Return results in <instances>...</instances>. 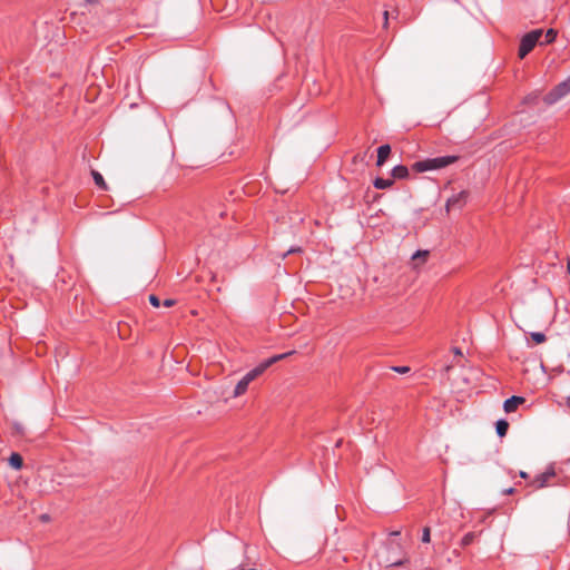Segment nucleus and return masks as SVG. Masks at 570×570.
<instances>
[{
    "mask_svg": "<svg viewBox=\"0 0 570 570\" xmlns=\"http://www.w3.org/2000/svg\"><path fill=\"white\" fill-rule=\"evenodd\" d=\"M459 160L458 156L451 155V156H440L435 158H428L423 160L415 161L412 165V169L415 173H424L429 170H438L441 168H445L455 161Z\"/></svg>",
    "mask_w": 570,
    "mask_h": 570,
    "instance_id": "obj_1",
    "label": "nucleus"
},
{
    "mask_svg": "<svg viewBox=\"0 0 570 570\" xmlns=\"http://www.w3.org/2000/svg\"><path fill=\"white\" fill-rule=\"evenodd\" d=\"M293 353H294V351H291V352H287V353L277 354V355L272 356L271 358L266 360L265 362L259 364L254 370L249 371L243 379L247 383H250L256 377H258L261 374H263L269 366H272L273 364H275L278 361H282V360L286 358L287 356L292 355Z\"/></svg>",
    "mask_w": 570,
    "mask_h": 570,
    "instance_id": "obj_2",
    "label": "nucleus"
},
{
    "mask_svg": "<svg viewBox=\"0 0 570 570\" xmlns=\"http://www.w3.org/2000/svg\"><path fill=\"white\" fill-rule=\"evenodd\" d=\"M293 353H294V351H291V352H287V353L277 354V355L272 356L271 358L266 360L265 362L259 364L254 370L249 371L243 379L247 383H250L256 377H258L261 374H263L269 366H272L273 364H275L278 361H282V360L286 358L287 356L292 355Z\"/></svg>",
    "mask_w": 570,
    "mask_h": 570,
    "instance_id": "obj_3",
    "label": "nucleus"
},
{
    "mask_svg": "<svg viewBox=\"0 0 570 570\" xmlns=\"http://www.w3.org/2000/svg\"><path fill=\"white\" fill-rule=\"evenodd\" d=\"M569 95H570V76L564 81L557 85L552 90H550L544 96L543 100L547 105H554Z\"/></svg>",
    "mask_w": 570,
    "mask_h": 570,
    "instance_id": "obj_4",
    "label": "nucleus"
},
{
    "mask_svg": "<svg viewBox=\"0 0 570 570\" xmlns=\"http://www.w3.org/2000/svg\"><path fill=\"white\" fill-rule=\"evenodd\" d=\"M542 38V30H533L524 35L521 39L519 47V57L523 59L533 48L540 42Z\"/></svg>",
    "mask_w": 570,
    "mask_h": 570,
    "instance_id": "obj_5",
    "label": "nucleus"
},
{
    "mask_svg": "<svg viewBox=\"0 0 570 570\" xmlns=\"http://www.w3.org/2000/svg\"><path fill=\"white\" fill-rule=\"evenodd\" d=\"M429 258H430V252L426 249H420V250H416L411 256L409 265L412 269L417 271L428 263Z\"/></svg>",
    "mask_w": 570,
    "mask_h": 570,
    "instance_id": "obj_6",
    "label": "nucleus"
},
{
    "mask_svg": "<svg viewBox=\"0 0 570 570\" xmlns=\"http://www.w3.org/2000/svg\"><path fill=\"white\" fill-rule=\"evenodd\" d=\"M525 402V399L522 397V396H512L508 400L504 401L503 403V410L507 412V413H512L514 412L519 405L523 404Z\"/></svg>",
    "mask_w": 570,
    "mask_h": 570,
    "instance_id": "obj_7",
    "label": "nucleus"
},
{
    "mask_svg": "<svg viewBox=\"0 0 570 570\" xmlns=\"http://www.w3.org/2000/svg\"><path fill=\"white\" fill-rule=\"evenodd\" d=\"M554 476V471L553 470H549V471H546L544 473L538 475L533 481H532V485H534L537 489H542L544 487L548 485V482L549 480Z\"/></svg>",
    "mask_w": 570,
    "mask_h": 570,
    "instance_id": "obj_8",
    "label": "nucleus"
},
{
    "mask_svg": "<svg viewBox=\"0 0 570 570\" xmlns=\"http://www.w3.org/2000/svg\"><path fill=\"white\" fill-rule=\"evenodd\" d=\"M391 154L390 145H382L377 149V166H382Z\"/></svg>",
    "mask_w": 570,
    "mask_h": 570,
    "instance_id": "obj_9",
    "label": "nucleus"
},
{
    "mask_svg": "<svg viewBox=\"0 0 570 570\" xmlns=\"http://www.w3.org/2000/svg\"><path fill=\"white\" fill-rule=\"evenodd\" d=\"M9 465L14 470H20L23 465L22 456L19 453L13 452L9 458Z\"/></svg>",
    "mask_w": 570,
    "mask_h": 570,
    "instance_id": "obj_10",
    "label": "nucleus"
},
{
    "mask_svg": "<svg viewBox=\"0 0 570 570\" xmlns=\"http://www.w3.org/2000/svg\"><path fill=\"white\" fill-rule=\"evenodd\" d=\"M407 176H409L407 167L399 165L393 168L391 178H406Z\"/></svg>",
    "mask_w": 570,
    "mask_h": 570,
    "instance_id": "obj_11",
    "label": "nucleus"
},
{
    "mask_svg": "<svg viewBox=\"0 0 570 570\" xmlns=\"http://www.w3.org/2000/svg\"><path fill=\"white\" fill-rule=\"evenodd\" d=\"M248 384H249V383H247L244 379H242V380L237 383V385L235 386V390H234L233 396H234V397H238V396L243 395V394L246 392V390H247V387H248Z\"/></svg>",
    "mask_w": 570,
    "mask_h": 570,
    "instance_id": "obj_12",
    "label": "nucleus"
},
{
    "mask_svg": "<svg viewBox=\"0 0 570 570\" xmlns=\"http://www.w3.org/2000/svg\"><path fill=\"white\" fill-rule=\"evenodd\" d=\"M495 428L498 435L503 438L508 432L509 423L505 420H499L495 424Z\"/></svg>",
    "mask_w": 570,
    "mask_h": 570,
    "instance_id": "obj_13",
    "label": "nucleus"
},
{
    "mask_svg": "<svg viewBox=\"0 0 570 570\" xmlns=\"http://www.w3.org/2000/svg\"><path fill=\"white\" fill-rule=\"evenodd\" d=\"M542 37H543V41H541L540 43H551L552 41H554L556 37H557V32L553 30V29H549L544 35L542 33Z\"/></svg>",
    "mask_w": 570,
    "mask_h": 570,
    "instance_id": "obj_14",
    "label": "nucleus"
},
{
    "mask_svg": "<svg viewBox=\"0 0 570 570\" xmlns=\"http://www.w3.org/2000/svg\"><path fill=\"white\" fill-rule=\"evenodd\" d=\"M465 197H466V193H465V191H461L458 196H453V197H451V198L448 200V204H446V205H448V207H450V206H454V205H456L458 203H460V202H461V199H462V200H464V199H465Z\"/></svg>",
    "mask_w": 570,
    "mask_h": 570,
    "instance_id": "obj_15",
    "label": "nucleus"
},
{
    "mask_svg": "<svg viewBox=\"0 0 570 570\" xmlns=\"http://www.w3.org/2000/svg\"><path fill=\"white\" fill-rule=\"evenodd\" d=\"M394 180H374V187L376 189H385L392 186Z\"/></svg>",
    "mask_w": 570,
    "mask_h": 570,
    "instance_id": "obj_16",
    "label": "nucleus"
},
{
    "mask_svg": "<svg viewBox=\"0 0 570 570\" xmlns=\"http://www.w3.org/2000/svg\"><path fill=\"white\" fill-rule=\"evenodd\" d=\"M531 338H532L537 344H541V343L546 342V336H544V334L539 333V332H533V333H531Z\"/></svg>",
    "mask_w": 570,
    "mask_h": 570,
    "instance_id": "obj_17",
    "label": "nucleus"
},
{
    "mask_svg": "<svg viewBox=\"0 0 570 570\" xmlns=\"http://www.w3.org/2000/svg\"><path fill=\"white\" fill-rule=\"evenodd\" d=\"M430 540H431V537H430V528H429V527H425V528L423 529V533H422V541H423L424 543H429V542H430Z\"/></svg>",
    "mask_w": 570,
    "mask_h": 570,
    "instance_id": "obj_18",
    "label": "nucleus"
},
{
    "mask_svg": "<svg viewBox=\"0 0 570 570\" xmlns=\"http://www.w3.org/2000/svg\"><path fill=\"white\" fill-rule=\"evenodd\" d=\"M474 539V534L473 533H466L463 539H462V546H468L470 544Z\"/></svg>",
    "mask_w": 570,
    "mask_h": 570,
    "instance_id": "obj_19",
    "label": "nucleus"
},
{
    "mask_svg": "<svg viewBox=\"0 0 570 570\" xmlns=\"http://www.w3.org/2000/svg\"><path fill=\"white\" fill-rule=\"evenodd\" d=\"M149 303L154 307H159L160 306V301H159V298L156 295H149Z\"/></svg>",
    "mask_w": 570,
    "mask_h": 570,
    "instance_id": "obj_20",
    "label": "nucleus"
},
{
    "mask_svg": "<svg viewBox=\"0 0 570 570\" xmlns=\"http://www.w3.org/2000/svg\"><path fill=\"white\" fill-rule=\"evenodd\" d=\"M393 371H395L400 374H406L410 372V367L409 366H394Z\"/></svg>",
    "mask_w": 570,
    "mask_h": 570,
    "instance_id": "obj_21",
    "label": "nucleus"
},
{
    "mask_svg": "<svg viewBox=\"0 0 570 570\" xmlns=\"http://www.w3.org/2000/svg\"><path fill=\"white\" fill-rule=\"evenodd\" d=\"M95 183H96V185L98 186L99 189H101V190H107L108 189L106 180H95Z\"/></svg>",
    "mask_w": 570,
    "mask_h": 570,
    "instance_id": "obj_22",
    "label": "nucleus"
},
{
    "mask_svg": "<svg viewBox=\"0 0 570 570\" xmlns=\"http://www.w3.org/2000/svg\"><path fill=\"white\" fill-rule=\"evenodd\" d=\"M176 304V301L175 299H171V298H168V299H165L164 301V306L166 307H171Z\"/></svg>",
    "mask_w": 570,
    "mask_h": 570,
    "instance_id": "obj_23",
    "label": "nucleus"
},
{
    "mask_svg": "<svg viewBox=\"0 0 570 570\" xmlns=\"http://www.w3.org/2000/svg\"><path fill=\"white\" fill-rule=\"evenodd\" d=\"M299 252H301L299 247L291 248L286 254L283 255V257H285L287 254L299 253Z\"/></svg>",
    "mask_w": 570,
    "mask_h": 570,
    "instance_id": "obj_24",
    "label": "nucleus"
},
{
    "mask_svg": "<svg viewBox=\"0 0 570 570\" xmlns=\"http://www.w3.org/2000/svg\"><path fill=\"white\" fill-rule=\"evenodd\" d=\"M92 178L98 179V178H102V176L97 171H92Z\"/></svg>",
    "mask_w": 570,
    "mask_h": 570,
    "instance_id": "obj_25",
    "label": "nucleus"
},
{
    "mask_svg": "<svg viewBox=\"0 0 570 570\" xmlns=\"http://www.w3.org/2000/svg\"><path fill=\"white\" fill-rule=\"evenodd\" d=\"M512 493H514L513 488H509V489L504 490V494H512Z\"/></svg>",
    "mask_w": 570,
    "mask_h": 570,
    "instance_id": "obj_26",
    "label": "nucleus"
},
{
    "mask_svg": "<svg viewBox=\"0 0 570 570\" xmlns=\"http://www.w3.org/2000/svg\"><path fill=\"white\" fill-rule=\"evenodd\" d=\"M387 562H390L389 563L390 566H399L402 563V561H390V560H387Z\"/></svg>",
    "mask_w": 570,
    "mask_h": 570,
    "instance_id": "obj_27",
    "label": "nucleus"
},
{
    "mask_svg": "<svg viewBox=\"0 0 570 570\" xmlns=\"http://www.w3.org/2000/svg\"><path fill=\"white\" fill-rule=\"evenodd\" d=\"M453 353H454L455 355H461V354H462V353H461V350H460V348H458V347L453 348Z\"/></svg>",
    "mask_w": 570,
    "mask_h": 570,
    "instance_id": "obj_28",
    "label": "nucleus"
},
{
    "mask_svg": "<svg viewBox=\"0 0 570 570\" xmlns=\"http://www.w3.org/2000/svg\"><path fill=\"white\" fill-rule=\"evenodd\" d=\"M520 476L523 478V479H527L528 478V473L524 472V471H521L520 472Z\"/></svg>",
    "mask_w": 570,
    "mask_h": 570,
    "instance_id": "obj_29",
    "label": "nucleus"
},
{
    "mask_svg": "<svg viewBox=\"0 0 570 570\" xmlns=\"http://www.w3.org/2000/svg\"><path fill=\"white\" fill-rule=\"evenodd\" d=\"M41 520L47 521L48 520V515H46V514L41 515Z\"/></svg>",
    "mask_w": 570,
    "mask_h": 570,
    "instance_id": "obj_30",
    "label": "nucleus"
},
{
    "mask_svg": "<svg viewBox=\"0 0 570 570\" xmlns=\"http://www.w3.org/2000/svg\"><path fill=\"white\" fill-rule=\"evenodd\" d=\"M401 532L397 530V531H393L391 534L392 535H399Z\"/></svg>",
    "mask_w": 570,
    "mask_h": 570,
    "instance_id": "obj_31",
    "label": "nucleus"
},
{
    "mask_svg": "<svg viewBox=\"0 0 570 570\" xmlns=\"http://www.w3.org/2000/svg\"><path fill=\"white\" fill-rule=\"evenodd\" d=\"M88 3H96L98 0H86Z\"/></svg>",
    "mask_w": 570,
    "mask_h": 570,
    "instance_id": "obj_32",
    "label": "nucleus"
},
{
    "mask_svg": "<svg viewBox=\"0 0 570 570\" xmlns=\"http://www.w3.org/2000/svg\"><path fill=\"white\" fill-rule=\"evenodd\" d=\"M385 22L387 21V11H384Z\"/></svg>",
    "mask_w": 570,
    "mask_h": 570,
    "instance_id": "obj_33",
    "label": "nucleus"
},
{
    "mask_svg": "<svg viewBox=\"0 0 570 570\" xmlns=\"http://www.w3.org/2000/svg\"><path fill=\"white\" fill-rule=\"evenodd\" d=\"M568 272L570 273V259L568 261Z\"/></svg>",
    "mask_w": 570,
    "mask_h": 570,
    "instance_id": "obj_34",
    "label": "nucleus"
},
{
    "mask_svg": "<svg viewBox=\"0 0 570 570\" xmlns=\"http://www.w3.org/2000/svg\"><path fill=\"white\" fill-rule=\"evenodd\" d=\"M567 404L570 406V396L567 400Z\"/></svg>",
    "mask_w": 570,
    "mask_h": 570,
    "instance_id": "obj_35",
    "label": "nucleus"
}]
</instances>
